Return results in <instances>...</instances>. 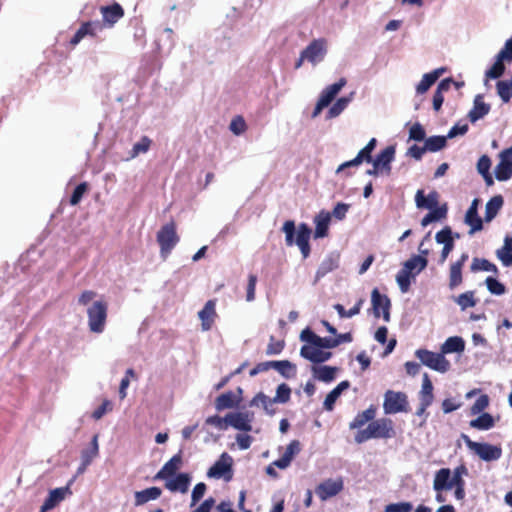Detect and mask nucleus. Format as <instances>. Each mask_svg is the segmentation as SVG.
Returning <instances> with one entry per match:
<instances>
[{"label": "nucleus", "instance_id": "obj_15", "mask_svg": "<svg viewBox=\"0 0 512 512\" xmlns=\"http://www.w3.org/2000/svg\"><path fill=\"white\" fill-rule=\"evenodd\" d=\"M495 175L499 181L508 180L512 176V146L501 152Z\"/></svg>", "mask_w": 512, "mask_h": 512}, {"label": "nucleus", "instance_id": "obj_48", "mask_svg": "<svg viewBox=\"0 0 512 512\" xmlns=\"http://www.w3.org/2000/svg\"><path fill=\"white\" fill-rule=\"evenodd\" d=\"M415 276L414 273H411V271L406 270L404 267L397 273L396 282L402 293H406L409 290L411 278Z\"/></svg>", "mask_w": 512, "mask_h": 512}, {"label": "nucleus", "instance_id": "obj_17", "mask_svg": "<svg viewBox=\"0 0 512 512\" xmlns=\"http://www.w3.org/2000/svg\"><path fill=\"white\" fill-rule=\"evenodd\" d=\"M232 463V457L226 452L222 453L220 458L208 470L207 476L215 479L224 477L226 473L231 471Z\"/></svg>", "mask_w": 512, "mask_h": 512}, {"label": "nucleus", "instance_id": "obj_14", "mask_svg": "<svg viewBox=\"0 0 512 512\" xmlns=\"http://www.w3.org/2000/svg\"><path fill=\"white\" fill-rule=\"evenodd\" d=\"M371 302L374 315L380 317L381 313L385 322L390 321V300L387 296L379 293L378 289H373L371 293Z\"/></svg>", "mask_w": 512, "mask_h": 512}, {"label": "nucleus", "instance_id": "obj_28", "mask_svg": "<svg viewBox=\"0 0 512 512\" xmlns=\"http://www.w3.org/2000/svg\"><path fill=\"white\" fill-rule=\"evenodd\" d=\"M331 222V214L328 211L321 210L314 217L315 231L314 238L320 239L328 235V230Z\"/></svg>", "mask_w": 512, "mask_h": 512}, {"label": "nucleus", "instance_id": "obj_36", "mask_svg": "<svg viewBox=\"0 0 512 512\" xmlns=\"http://www.w3.org/2000/svg\"><path fill=\"white\" fill-rule=\"evenodd\" d=\"M336 367L331 366H312L311 371L313 373V376L318 379L319 381L329 383L335 379Z\"/></svg>", "mask_w": 512, "mask_h": 512}, {"label": "nucleus", "instance_id": "obj_27", "mask_svg": "<svg viewBox=\"0 0 512 512\" xmlns=\"http://www.w3.org/2000/svg\"><path fill=\"white\" fill-rule=\"evenodd\" d=\"M454 487L452 482L451 470L448 468H442L435 474L433 481V489L436 492H443L451 490Z\"/></svg>", "mask_w": 512, "mask_h": 512}, {"label": "nucleus", "instance_id": "obj_62", "mask_svg": "<svg viewBox=\"0 0 512 512\" xmlns=\"http://www.w3.org/2000/svg\"><path fill=\"white\" fill-rule=\"evenodd\" d=\"M503 62H512V37L508 39L497 56Z\"/></svg>", "mask_w": 512, "mask_h": 512}, {"label": "nucleus", "instance_id": "obj_26", "mask_svg": "<svg viewBox=\"0 0 512 512\" xmlns=\"http://www.w3.org/2000/svg\"><path fill=\"white\" fill-rule=\"evenodd\" d=\"M478 205L479 200L474 199L465 215V223L470 226V235L480 231L483 227L482 219L478 216Z\"/></svg>", "mask_w": 512, "mask_h": 512}, {"label": "nucleus", "instance_id": "obj_59", "mask_svg": "<svg viewBox=\"0 0 512 512\" xmlns=\"http://www.w3.org/2000/svg\"><path fill=\"white\" fill-rule=\"evenodd\" d=\"M229 129L234 135L239 136L247 130V124L242 116H236L232 119Z\"/></svg>", "mask_w": 512, "mask_h": 512}, {"label": "nucleus", "instance_id": "obj_45", "mask_svg": "<svg viewBox=\"0 0 512 512\" xmlns=\"http://www.w3.org/2000/svg\"><path fill=\"white\" fill-rule=\"evenodd\" d=\"M503 205V199L501 196H494L491 198L485 207V220L490 222L499 212Z\"/></svg>", "mask_w": 512, "mask_h": 512}, {"label": "nucleus", "instance_id": "obj_37", "mask_svg": "<svg viewBox=\"0 0 512 512\" xmlns=\"http://www.w3.org/2000/svg\"><path fill=\"white\" fill-rule=\"evenodd\" d=\"M161 489L158 487H150L135 493V505L140 506L151 500H156L161 496Z\"/></svg>", "mask_w": 512, "mask_h": 512}, {"label": "nucleus", "instance_id": "obj_61", "mask_svg": "<svg viewBox=\"0 0 512 512\" xmlns=\"http://www.w3.org/2000/svg\"><path fill=\"white\" fill-rule=\"evenodd\" d=\"M486 285L488 290L495 295H502L505 293V286L498 280L492 277L486 279Z\"/></svg>", "mask_w": 512, "mask_h": 512}, {"label": "nucleus", "instance_id": "obj_56", "mask_svg": "<svg viewBox=\"0 0 512 512\" xmlns=\"http://www.w3.org/2000/svg\"><path fill=\"white\" fill-rule=\"evenodd\" d=\"M363 300L360 299L354 307L349 310H345V308L341 304H335L334 309L338 312L341 318H351L360 312L361 305Z\"/></svg>", "mask_w": 512, "mask_h": 512}, {"label": "nucleus", "instance_id": "obj_4", "mask_svg": "<svg viewBox=\"0 0 512 512\" xmlns=\"http://www.w3.org/2000/svg\"><path fill=\"white\" fill-rule=\"evenodd\" d=\"M467 448L476 454L481 460L486 462L497 461L502 456V449L498 445H492L486 442L472 441L467 435L462 434Z\"/></svg>", "mask_w": 512, "mask_h": 512}, {"label": "nucleus", "instance_id": "obj_21", "mask_svg": "<svg viewBox=\"0 0 512 512\" xmlns=\"http://www.w3.org/2000/svg\"><path fill=\"white\" fill-rule=\"evenodd\" d=\"M454 236L452 235V231L449 227L443 228L441 231L437 232L435 236V240L438 244H443V249L441 252L440 262L444 263L450 254V252L454 248Z\"/></svg>", "mask_w": 512, "mask_h": 512}, {"label": "nucleus", "instance_id": "obj_39", "mask_svg": "<svg viewBox=\"0 0 512 512\" xmlns=\"http://www.w3.org/2000/svg\"><path fill=\"white\" fill-rule=\"evenodd\" d=\"M271 368L287 379L293 378L296 375V366L288 360L271 361Z\"/></svg>", "mask_w": 512, "mask_h": 512}, {"label": "nucleus", "instance_id": "obj_50", "mask_svg": "<svg viewBox=\"0 0 512 512\" xmlns=\"http://www.w3.org/2000/svg\"><path fill=\"white\" fill-rule=\"evenodd\" d=\"M454 301L460 306L461 310H466L467 308L474 307L476 305L474 292L472 291H467L457 297H454Z\"/></svg>", "mask_w": 512, "mask_h": 512}, {"label": "nucleus", "instance_id": "obj_9", "mask_svg": "<svg viewBox=\"0 0 512 512\" xmlns=\"http://www.w3.org/2000/svg\"><path fill=\"white\" fill-rule=\"evenodd\" d=\"M407 397L402 392L388 390L385 393L383 409L385 414H396L406 411Z\"/></svg>", "mask_w": 512, "mask_h": 512}, {"label": "nucleus", "instance_id": "obj_20", "mask_svg": "<svg viewBox=\"0 0 512 512\" xmlns=\"http://www.w3.org/2000/svg\"><path fill=\"white\" fill-rule=\"evenodd\" d=\"M395 157V147L387 146L384 150H382L377 157L372 161L375 164L376 168L380 169V171L384 175H390L391 173V163Z\"/></svg>", "mask_w": 512, "mask_h": 512}, {"label": "nucleus", "instance_id": "obj_3", "mask_svg": "<svg viewBox=\"0 0 512 512\" xmlns=\"http://www.w3.org/2000/svg\"><path fill=\"white\" fill-rule=\"evenodd\" d=\"M346 84L347 80L342 77L337 82L326 86L318 97L315 107L311 113V118L316 119L319 117L322 111L330 106V104L334 101L336 96L340 93Z\"/></svg>", "mask_w": 512, "mask_h": 512}, {"label": "nucleus", "instance_id": "obj_18", "mask_svg": "<svg viewBox=\"0 0 512 512\" xmlns=\"http://www.w3.org/2000/svg\"><path fill=\"white\" fill-rule=\"evenodd\" d=\"M343 489V481L342 479H328L322 482L316 488V494L318 497L325 501L328 498H331L337 495Z\"/></svg>", "mask_w": 512, "mask_h": 512}, {"label": "nucleus", "instance_id": "obj_30", "mask_svg": "<svg viewBox=\"0 0 512 512\" xmlns=\"http://www.w3.org/2000/svg\"><path fill=\"white\" fill-rule=\"evenodd\" d=\"M439 202V194L436 191L430 192L427 196L424 195L423 190H418L415 195V203L417 208L437 209Z\"/></svg>", "mask_w": 512, "mask_h": 512}, {"label": "nucleus", "instance_id": "obj_41", "mask_svg": "<svg viewBox=\"0 0 512 512\" xmlns=\"http://www.w3.org/2000/svg\"><path fill=\"white\" fill-rule=\"evenodd\" d=\"M274 404H276V402L263 393H258L250 402L251 406L262 407L269 415H273L275 413Z\"/></svg>", "mask_w": 512, "mask_h": 512}, {"label": "nucleus", "instance_id": "obj_31", "mask_svg": "<svg viewBox=\"0 0 512 512\" xmlns=\"http://www.w3.org/2000/svg\"><path fill=\"white\" fill-rule=\"evenodd\" d=\"M101 13L103 16V20L110 27H112L119 19H121L124 15V11L122 7L115 3L111 6H105L101 8Z\"/></svg>", "mask_w": 512, "mask_h": 512}, {"label": "nucleus", "instance_id": "obj_46", "mask_svg": "<svg viewBox=\"0 0 512 512\" xmlns=\"http://www.w3.org/2000/svg\"><path fill=\"white\" fill-rule=\"evenodd\" d=\"M426 266L427 260L423 256H413L403 264V267L406 268V270L411 271V273H414L415 275L424 270Z\"/></svg>", "mask_w": 512, "mask_h": 512}, {"label": "nucleus", "instance_id": "obj_10", "mask_svg": "<svg viewBox=\"0 0 512 512\" xmlns=\"http://www.w3.org/2000/svg\"><path fill=\"white\" fill-rule=\"evenodd\" d=\"M74 479H71L65 487H59L51 490L45 499L43 505L40 507L39 512H48L54 509L59 503L66 499L69 495L72 494L70 486L74 482Z\"/></svg>", "mask_w": 512, "mask_h": 512}, {"label": "nucleus", "instance_id": "obj_35", "mask_svg": "<svg viewBox=\"0 0 512 512\" xmlns=\"http://www.w3.org/2000/svg\"><path fill=\"white\" fill-rule=\"evenodd\" d=\"M101 29L98 22H88L83 24L71 39L72 45H77L86 35L95 36Z\"/></svg>", "mask_w": 512, "mask_h": 512}, {"label": "nucleus", "instance_id": "obj_7", "mask_svg": "<svg viewBox=\"0 0 512 512\" xmlns=\"http://www.w3.org/2000/svg\"><path fill=\"white\" fill-rule=\"evenodd\" d=\"M178 241L175 223H167L158 231L157 242L160 245V254L163 259L167 258Z\"/></svg>", "mask_w": 512, "mask_h": 512}, {"label": "nucleus", "instance_id": "obj_38", "mask_svg": "<svg viewBox=\"0 0 512 512\" xmlns=\"http://www.w3.org/2000/svg\"><path fill=\"white\" fill-rule=\"evenodd\" d=\"M349 387L348 381L340 382L325 398L323 406L327 411H332L334 404L340 397L341 393Z\"/></svg>", "mask_w": 512, "mask_h": 512}, {"label": "nucleus", "instance_id": "obj_5", "mask_svg": "<svg viewBox=\"0 0 512 512\" xmlns=\"http://www.w3.org/2000/svg\"><path fill=\"white\" fill-rule=\"evenodd\" d=\"M108 305L103 300H96L87 308L88 327L91 332L100 334L104 331Z\"/></svg>", "mask_w": 512, "mask_h": 512}, {"label": "nucleus", "instance_id": "obj_33", "mask_svg": "<svg viewBox=\"0 0 512 512\" xmlns=\"http://www.w3.org/2000/svg\"><path fill=\"white\" fill-rule=\"evenodd\" d=\"M465 349V341L459 336H452L441 345L440 351L444 356L451 353H462Z\"/></svg>", "mask_w": 512, "mask_h": 512}, {"label": "nucleus", "instance_id": "obj_29", "mask_svg": "<svg viewBox=\"0 0 512 512\" xmlns=\"http://www.w3.org/2000/svg\"><path fill=\"white\" fill-rule=\"evenodd\" d=\"M446 72L445 67L437 68L422 76L420 82L416 85V93L424 94L438 80V78Z\"/></svg>", "mask_w": 512, "mask_h": 512}, {"label": "nucleus", "instance_id": "obj_13", "mask_svg": "<svg viewBox=\"0 0 512 512\" xmlns=\"http://www.w3.org/2000/svg\"><path fill=\"white\" fill-rule=\"evenodd\" d=\"M375 146H376V139L372 138L367 143V145L358 152L357 156L354 159L342 163L337 168L336 173H340L343 170L350 168V167H357L364 161L371 162L372 161L371 152L374 150Z\"/></svg>", "mask_w": 512, "mask_h": 512}, {"label": "nucleus", "instance_id": "obj_25", "mask_svg": "<svg viewBox=\"0 0 512 512\" xmlns=\"http://www.w3.org/2000/svg\"><path fill=\"white\" fill-rule=\"evenodd\" d=\"M182 466V456L180 453L174 455L168 462L164 464L160 471L155 475L156 480H166L175 476L176 472Z\"/></svg>", "mask_w": 512, "mask_h": 512}, {"label": "nucleus", "instance_id": "obj_12", "mask_svg": "<svg viewBox=\"0 0 512 512\" xmlns=\"http://www.w3.org/2000/svg\"><path fill=\"white\" fill-rule=\"evenodd\" d=\"M300 355L313 363H323L331 358L332 353L316 346L313 342H305L300 349Z\"/></svg>", "mask_w": 512, "mask_h": 512}, {"label": "nucleus", "instance_id": "obj_24", "mask_svg": "<svg viewBox=\"0 0 512 512\" xmlns=\"http://www.w3.org/2000/svg\"><path fill=\"white\" fill-rule=\"evenodd\" d=\"M354 95L355 92H351L349 95L340 97L334 103H331L326 112L325 119L331 120L339 117L353 101Z\"/></svg>", "mask_w": 512, "mask_h": 512}, {"label": "nucleus", "instance_id": "obj_47", "mask_svg": "<svg viewBox=\"0 0 512 512\" xmlns=\"http://www.w3.org/2000/svg\"><path fill=\"white\" fill-rule=\"evenodd\" d=\"M447 207L443 205L437 209H432L430 212L421 220V225L423 227L428 226L432 222H436L442 220L446 217Z\"/></svg>", "mask_w": 512, "mask_h": 512}, {"label": "nucleus", "instance_id": "obj_19", "mask_svg": "<svg viewBox=\"0 0 512 512\" xmlns=\"http://www.w3.org/2000/svg\"><path fill=\"white\" fill-rule=\"evenodd\" d=\"M300 340L303 342H313L316 346L322 348L323 350L332 349L337 347V342L334 338L330 337H320L316 335L309 328L302 330L300 333Z\"/></svg>", "mask_w": 512, "mask_h": 512}, {"label": "nucleus", "instance_id": "obj_57", "mask_svg": "<svg viewBox=\"0 0 512 512\" xmlns=\"http://www.w3.org/2000/svg\"><path fill=\"white\" fill-rule=\"evenodd\" d=\"M505 71L504 62L496 57L495 63L486 71V78L497 79L503 75Z\"/></svg>", "mask_w": 512, "mask_h": 512}, {"label": "nucleus", "instance_id": "obj_1", "mask_svg": "<svg viewBox=\"0 0 512 512\" xmlns=\"http://www.w3.org/2000/svg\"><path fill=\"white\" fill-rule=\"evenodd\" d=\"M282 231L285 234L286 245H297L303 258H307L310 254L309 240L312 233L310 227L305 223H301L296 230L294 221L288 220L283 224Z\"/></svg>", "mask_w": 512, "mask_h": 512}, {"label": "nucleus", "instance_id": "obj_6", "mask_svg": "<svg viewBox=\"0 0 512 512\" xmlns=\"http://www.w3.org/2000/svg\"><path fill=\"white\" fill-rule=\"evenodd\" d=\"M328 40L320 37L313 39L303 50L302 58H306L307 62L312 66H316L323 62L328 53Z\"/></svg>", "mask_w": 512, "mask_h": 512}, {"label": "nucleus", "instance_id": "obj_64", "mask_svg": "<svg viewBox=\"0 0 512 512\" xmlns=\"http://www.w3.org/2000/svg\"><path fill=\"white\" fill-rule=\"evenodd\" d=\"M426 133L424 128L419 124L415 123L409 130V138L415 141H422L425 139Z\"/></svg>", "mask_w": 512, "mask_h": 512}, {"label": "nucleus", "instance_id": "obj_11", "mask_svg": "<svg viewBox=\"0 0 512 512\" xmlns=\"http://www.w3.org/2000/svg\"><path fill=\"white\" fill-rule=\"evenodd\" d=\"M229 427L239 431L250 432L252 431V422L254 420V413L250 411H237L227 414Z\"/></svg>", "mask_w": 512, "mask_h": 512}, {"label": "nucleus", "instance_id": "obj_44", "mask_svg": "<svg viewBox=\"0 0 512 512\" xmlns=\"http://www.w3.org/2000/svg\"><path fill=\"white\" fill-rule=\"evenodd\" d=\"M99 454V444H98V435H94L90 444V447L84 449L81 452V461L84 462V464H91L92 461L98 456Z\"/></svg>", "mask_w": 512, "mask_h": 512}, {"label": "nucleus", "instance_id": "obj_52", "mask_svg": "<svg viewBox=\"0 0 512 512\" xmlns=\"http://www.w3.org/2000/svg\"><path fill=\"white\" fill-rule=\"evenodd\" d=\"M471 270L472 271H487V272H492L494 274H496L498 272V269L495 264L489 262L486 259H479V258L473 259V262L471 265Z\"/></svg>", "mask_w": 512, "mask_h": 512}, {"label": "nucleus", "instance_id": "obj_16", "mask_svg": "<svg viewBox=\"0 0 512 512\" xmlns=\"http://www.w3.org/2000/svg\"><path fill=\"white\" fill-rule=\"evenodd\" d=\"M198 317L201 321V330L204 332L209 331L217 318L216 300H208L198 312Z\"/></svg>", "mask_w": 512, "mask_h": 512}, {"label": "nucleus", "instance_id": "obj_32", "mask_svg": "<svg viewBox=\"0 0 512 512\" xmlns=\"http://www.w3.org/2000/svg\"><path fill=\"white\" fill-rule=\"evenodd\" d=\"M240 403V397L229 391L219 395L215 401V408L217 411L237 407Z\"/></svg>", "mask_w": 512, "mask_h": 512}, {"label": "nucleus", "instance_id": "obj_43", "mask_svg": "<svg viewBox=\"0 0 512 512\" xmlns=\"http://www.w3.org/2000/svg\"><path fill=\"white\" fill-rule=\"evenodd\" d=\"M433 398V385L428 375L425 374L420 391V401L423 402V406H430L433 402Z\"/></svg>", "mask_w": 512, "mask_h": 512}, {"label": "nucleus", "instance_id": "obj_51", "mask_svg": "<svg viewBox=\"0 0 512 512\" xmlns=\"http://www.w3.org/2000/svg\"><path fill=\"white\" fill-rule=\"evenodd\" d=\"M462 282V268L461 263H453L450 267L449 287L456 288Z\"/></svg>", "mask_w": 512, "mask_h": 512}, {"label": "nucleus", "instance_id": "obj_58", "mask_svg": "<svg viewBox=\"0 0 512 512\" xmlns=\"http://www.w3.org/2000/svg\"><path fill=\"white\" fill-rule=\"evenodd\" d=\"M489 403L490 399L488 395H480L478 399L475 401V403L471 406V415H478L480 413H483V411L489 406Z\"/></svg>", "mask_w": 512, "mask_h": 512}, {"label": "nucleus", "instance_id": "obj_2", "mask_svg": "<svg viewBox=\"0 0 512 512\" xmlns=\"http://www.w3.org/2000/svg\"><path fill=\"white\" fill-rule=\"evenodd\" d=\"M393 435L392 421L387 418H381L371 421L367 428L359 430L355 435L357 443H363L373 438H390Z\"/></svg>", "mask_w": 512, "mask_h": 512}, {"label": "nucleus", "instance_id": "obj_63", "mask_svg": "<svg viewBox=\"0 0 512 512\" xmlns=\"http://www.w3.org/2000/svg\"><path fill=\"white\" fill-rule=\"evenodd\" d=\"M87 190H88L87 183L83 182V183L79 184L75 188V190L73 191V194L71 196V199H70L71 205H77L81 201L83 195L86 193Z\"/></svg>", "mask_w": 512, "mask_h": 512}, {"label": "nucleus", "instance_id": "obj_53", "mask_svg": "<svg viewBox=\"0 0 512 512\" xmlns=\"http://www.w3.org/2000/svg\"><path fill=\"white\" fill-rule=\"evenodd\" d=\"M446 136H432L425 140L427 151L436 152L441 150L446 145Z\"/></svg>", "mask_w": 512, "mask_h": 512}, {"label": "nucleus", "instance_id": "obj_54", "mask_svg": "<svg viewBox=\"0 0 512 512\" xmlns=\"http://www.w3.org/2000/svg\"><path fill=\"white\" fill-rule=\"evenodd\" d=\"M206 426H212L219 431L227 430L229 427L227 415L224 417H220L218 415L209 416L205 420Z\"/></svg>", "mask_w": 512, "mask_h": 512}, {"label": "nucleus", "instance_id": "obj_34", "mask_svg": "<svg viewBox=\"0 0 512 512\" xmlns=\"http://www.w3.org/2000/svg\"><path fill=\"white\" fill-rule=\"evenodd\" d=\"M490 106L483 101L481 95H477L474 100V106L472 110L469 112L468 117L471 122H476L477 120L483 118L485 115L489 113Z\"/></svg>", "mask_w": 512, "mask_h": 512}, {"label": "nucleus", "instance_id": "obj_55", "mask_svg": "<svg viewBox=\"0 0 512 512\" xmlns=\"http://www.w3.org/2000/svg\"><path fill=\"white\" fill-rule=\"evenodd\" d=\"M291 389L290 387L282 383L277 386L275 396L272 398L276 403L284 404L290 400Z\"/></svg>", "mask_w": 512, "mask_h": 512}, {"label": "nucleus", "instance_id": "obj_42", "mask_svg": "<svg viewBox=\"0 0 512 512\" xmlns=\"http://www.w3.org/2000/svg\"><path fill=\"white\" fill-rule=\"evenodd\" d=\"M376 410L373 407H369L365 411L356 415L353 421L349 424L350 429H359L366 423L372 421L375 417Z\"/></svg>", "mask_w": 512, "mask_h": 512}, {"label": "nucleus", "instance_id": "obj_60", "mask_svg": "<svg viewBox=\"0 0 512 512\" xmlns=\"http://www.w3.org/2000/svg\"><path fill=\"white\" fill-rule=\"evenodd\" d=\"M412 509L410 502H399L386 505L384 512H411Z\"/></svg>", "mask_w": 512, "mask_h": 512}, {"label": "nucleus", "instance_id": "obj_8", "mask_svg": "<svg viewBox=\"0 0 512 512\" xmlns=\"http://www.w3.org/2000/svg\"><path fill=\"white\" fill-rule=\"evenodd\" d=\"M421 363L432 370L445 373L450 369V362L445 358L442 352L436 353L426 349H419L415 353Z\"/></svg>", "mask_w": 512, "mask_h": 512}, {"label": "nucleus", "instance_id": "obj_23", "mask_svg": "<svg viewBox=\"0 0 512 512\" xmlns=\"http://www.w3.org/2000/svg\"><path fill=\"white\" fill-rule=\"evenodd\" d=\"M301 445L298 440H293L286 447L281 458L275 460L273 464L279 469H286L290 466L294 457L300 452Z\"/></svg>", "mask_w": 512, "mask_h": 512}, {"label": "nucleus", "instance_id": "obj_40", "mask_svg": "<svg viewBox=\"0 0 512 512\" xmlns=\"http://www.w3.org/2000/svg\"><path fill=\"white\" fill-rule=\"evenodd\" d=\"M479 416L470 421V427L477 430H489L494 427L495 420L489 413H480Z\"/></svg>", "mask_w": 512, "mask_h": 512}, {"label": "nucleus", "instance_id": "obj_49", "mask_svg": "<svg viewBox=\"0 0 512 512\" xmlns=\"http://www.w3.org/2000/svg\"><path fill=\"white\" fill-rule=\"evenodd\" d=\"M150 145L151 140L146 136L142 137V139L139 142L133 145V148L127 160L134 159L138 155L146 153L149 150Z\"/></svg>", "mask_w": 512, "mask_h": 512}, {"label": "nucleus", "instance_id": "obj_22", "mask_svg": "<svg viewBox=\"0 0 512 512\" xmlns=\"http://www.w3.org/2000/svg\"><path fill=\"white\" fill-rule=\"evenodd\" d=\"M191 482L187 473H180L165 480V487L171 492L186 493Z\"/></svg>", "mask_w": 512, "mask_h": 512}]
</instances>
